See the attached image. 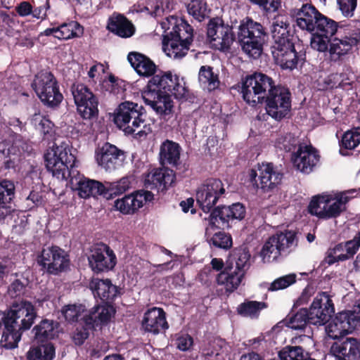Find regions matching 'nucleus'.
I'll return each mask as SVG.
<instances>
[{"mask_svg": "<svg viewBox=\"0 0 360 360\" xmlns=\"http://www.w3.org/2000/svg\"><path fill=\"white\" fill-rule=\"evenodd\" d=\"M205 235L209 243L215 247L222 249H229L232 246L231 237L224 232L215 233L210 238L208 236V229H206Z\"/></svg>", "mask_w": 360, "mask_h": 360, "instance_id": "nucleus-53", "label": "nucleus"}, {"mask_svg": "<svg viewBox=\"0 0 360 360\" xmlns=\"http://www.w3.org/2000/svg\"><path fill=\"white\" fill-rule=\"evenodd\" d=\"M37 317L33 304L28 301L13 303L10 309L4 312V321L22 330L31 328Z\"/></svg>", "mask_w": 360, "mask_h": 360, "instance_id": "nucleus-11", "label": "nucleus"}, {"mask_svg": "<svg viewBox=\"0 0 360 360\" xmlns=\"http://www.w3.org/2000/svg\"><path fill=\"white\" fill-rule=\"evenodd\" d=\"M103 186V196L110 198L113 195H118L128 191L131 186V181L129 177H123L114 182L105 181Z\"/></svg>", "mask_w": 360, "mask_h": 360, "instance_id": "nucleus-41", "label": "nucleus"}, {"mask_svg": "<svg viewBox=\"0 0 360 360\" xmlns=\"http://www.w3.org/2000/svg\"><path fill=\"white\" fill-rule=\"evenodd\" d=\"M127 60L140 76L150 77L156 71L155 64L149 58L140 53L130 52L127 56Z\"/></svg>", "mask_w": 360, "mask_h": 360, "instance_id": "nucleus-31", "label": "nucleus"}, {"mask_svg": "<svg viewBox=\"0 0 360 360\" xmlns=\"http://www.w3.org/2000/svg\"><path fill=\"white\" fill-rule=\"evenodd\" d=\"M37 262L41 270L53 275L65 271L70 266L69 255L56 245L43 247L37 255Z\"/></svg>", "mask_w": 360, "mask_h": 360, "instance_id": "nucleus-10", "label": "nucleus"}, {"mask_svg": "<svg viewBox=\"0 0 360 360\" xmlns=\"http://www.w3.org/2000/svg\"><path fill=\"white\" fill-rule=\"evenodd\" d=\"M142 106L137 103L125 101L119 105L115 110L114 122L125 134H134L135 138L142 139L151 133L152 127L143 118Z\"/></svg>", "mask_w": 360, "mask_h": 360, "instance_id": "nucleus-1", "label": "nucleus"}, {"mask_svg": "<svg viewBox=\"0 0 360 360\" xmlns=\"http://www.w3.org/2000/svg\"><path fill=\"white\" fill-rule=\"evenodd\" d=\"M309 311L307 309H300L295 314L289 317L288 326L294 330H302L307 323H311Z\"/></svg>", "mask_w": 360, "mask_h": 360, "instance_id": "nucleus-49", "label": "nucleus"}, {"mask_svg": "<svg viewBox=\"0 0 360 360\" xmlns=\"http://www.w3.org/2000/svg\"><path fill=\"white\" fill-rule=\"evenodd\" d=\"M83 34V27L76 21H70L57 27L56 38L67 40L79 37Z\"/></svg>", "mask_w": 360, "mask_h": 360, "instance_id": "nucleus-42", "label": "nucleus"}, {"mask_svg": "<svg viewBox=\"0 0 360 360\" xmlns=\"http://www.w3.org/2000/svg\"><path fill=\"white\" fill-rule=\"evenodd\" d=\"M153 199V194L150 191L141 190L117 199L114 202V207L116 210L124 214H131Z\"/></svg>", "mask_w": 360, "mask_h": 360, "instance_id": "nucleus-21", "label": "nucleus"}, {"mask_svg": "<svg viewBox=\"0 0 360 360\" xmlns=\"http://www.w3.org/2000/svg\"><path fill=\"white\" fill-rule=\"evenodd\" d=\"M72 94L78 113L83 119L90 120L98 115V100L89 89L83 84H75Z\"/></svg>", "mask_w": 360, "mask_h": 360, "instance_id": "nucleus-14", "label": "nucleus"}, {"mask_svg": "<svg viewBox=\"0 0 360 360\" xmlns=\"http://www.w3.org/2000/svg\"><path fill=\"white\" fill-rule=\"evenodd\" d=\"M296 282V275L289 274L275 279L272 282L274 291L281 290L287 288Z\"/></svg>", "mask_w": 360, "mask_h": 360, "instance_id": "nucleus-62", "label": "nucleus"}, {"mask_svg": "<svg viewBox=\"0 0 360 360\" xmlns=\"http://www.w3.org/2000/svg\"><path fill=\"white\" fill-rule=\"evenodd\" d=\"M109 31L123 38L130 37L134 32L133 25L122 15H112L108 20Z\"/></svg>", "mask_w": 360, "mask_h": 360, "instance_id": "nucleus-33", "label": "nucleus"}, {"mask_svg": "<svg viewBox=\"0 0 360 360\" xmlns=\"http://www.w3.org/2000/svg\"><path fill=\"white\" fill-rule=\"evenodd\" d=\"M347 259L346 250L344 243H340L335 245L333 249L328 252V255L326 257V262L331 265L336 262L345 261Z\"/></svg>", "mask_w": 360, "mask_h": 360, "instance_id": "nucleus-56", "label": "nucleus"}, {"mask_svg": "<svg viewBox=\"0 0 360 360\" xmlns=\"http://www.w3.org/2000/svg\"><path fill=\"white\" fill-rule=\"evenodd\" d=\"M291 108L290 94L288 89L273 86L266 97V111L276 120H281L288 114Z\"/></svg>", "mask_w": 360, "mask_h": 360, "instance_id": "nucleus-12", "label": "nucleus"}, {"mask_svg": "<svg viewBox=\"0 0 360 360\" xmlns=\"http://www.w3.org/2000/svg\"><path fill=\"white\" fill-rule=\"evenodd\" d=\"M272 54L276 63L282 68L293 70L297 67L298 57L294 44L289 38H282L274 44Z\"/></svg>", "mask_w": 360, "mask_h": 360, "instance_id": "nucleus-18", "label": "nucleus"}, {"mask_svg": "<svg viewBox=\"0 0 360 360\" xmlns=\"http://www.w3.org/2000/svg\"><path fill=\"white\" fill-rule=\"evenodd\" d=\"M181 148L172 141L166 140L160 148V161L162 165H177L180 159Z\"/></svg>", "mask_w": 360, "mask_h": 360, "instance_id": "nucleus-35", "label": "nucleus"}, {"mask_svg": "<svg viewBox=\"0 0 360 360\" xmlns=\"http://www.w3.org/2000/svg\"><path fill=\"white\" fill-rule=\"evenodd\" d=\"M225 191L224 185L221 180L207 179L196 191L197 202L203 212H209L225 193Z\"/></svg>", "mask_w": 360, "mask_h": 360, "instance_id": "nucleus-15", "label": "nucleus"}, {"mask_svg": "<svg viewBox=\"0 0 360 360\" xmlns=\"http://www.w3.org/2000/svg\"><path fill=\"white\" fill-rule=\"evenodd\" d=\"M172 94L176 99H185L188 94V89L183 78H179L172 72H160L152 77L141 95L143 99H150L157 94Z\"/></svg>", "mask_w": 360, "mask_h": 360, "instance_id": "nucleus-3", "label": "nucleus"}, {"mask_svg": "<svg viewBox=\"0 0 360 360\" xmlns=\"http://www.w3.org/2000/svg\"><path fill=\"white\" fill-rule=\"evenodd\" d=\"M333 30L331 33H328L325 31V29L319 27L316 29L313 32H311V46L313 49L317 50L319 52H325L328 51L329 44L331 39L330 38L335 33L337 30L336 22L333 20Z\"/></svg>", "mask_w": 360, "mask_h": 360, "instance_id": "nucleus-36", "label": "nucleus"}, {"mask_svg": "<svg viewBox=\"0 0 360 360\" xmlns=\"http://www.w3.org/2000/svg\"><path fill=\"white\" fill-rule=\"evenodd\" d=\"M290 15L302 30L313 32L319 27L325 29L328 33L333 30V20L323 15L311 4H303L301 8L292 10Z\"/></svg>", "mask_w": 360, "mask_h": 360, "instance_id": "nucleus-6", "label": "nucleus"}, {"mask_svg": "<svg viewBox=\"0 0 360 360\" xmlns=\"http://www.w3.org/2000/svg\"><path fill=\"white\" fill-rule=\"evenodd\" d=\"M245 215V207L239 202L230 206H224L214 210L209 216V224L211 226L224 228L228 226L231 219H242Z\"/></svg>", "mask_w": 360, "mask_h": 360, "instance_id": "nucleus-20", "label": "nucleus"}, {"mask_svg": "<svg viewBox=\"0 0 360 360\" xmlns=\"http://www.w3.org/2000/svg\"><path fill=\"white\" fill-rule=\"evenodd\" d=\"M56 349L51 343L32 347L27 353V360H52L55 357Z\"/></svg>", "mask_w": 360, "mask_h": 360, "instance_id": "nucleus-40", "label": "nucleus"}, {"mask_svg": "<svg viewBox=\"0 0 360 360\" xmlns=\"http://www.w3.org/2000/svg\"><path fill=\"white\" fill-rule=\"evenodd\" d=\"M243 272H237L236 270L221 271L217 274L216 281L218 285H223L228 292H233L238 288L243 278Z\"/></svg>", "mask_w": 360, "mask_h": 360, "instance_id": "nucleus-38", "label": "nucleus"}, {"mask_svg": "<svg viewBox=\"0 0 360 360\" xmlns=\"http://www.w3.org/2000/svg\"><path fill=\"white\" fill-rule=\"evenodd\" d=\"M360 143V127L354 128L349 131H346L341 139V148L340 152L342 155H345L343 153V148L352 150L354 149Z\"/></svg>", "mask_w": 360, "mask_h": 360, "instance_id": "nucleus-48", "label": "nucleus"}, {"mask_svg": "<svg viewBox=\"0 0 360 360\" xmlns=\"http://www.w3.org/2000/svg\"><path fill=\"white\" fill-rule=\"evenodd\" d=\"M144 103L162 117L171 115L173 112V101L169 94L153 95L150 99H143Z\"/></svg>", "mask_w": 360, "mask_h": 360, "instance_id": "nucleus-34", "label": "nucleus"}, {"mask_svg": "<svg viewBox=\"0 0 360 360\" xmlns=\"http://www.w3.org/2000/svg\"><path fill=\"white\" fill-rule=\"evenodd\" d=\"M182 20H179L174 16L167 17L160 22V27L164 30V39H167L174 35L176 27L180 24Z\"/></svg>", "mask_w": 360, "mask_h": 360, "instance_id": "nucleus-61", "label": "nucleus"}, {"mask_svg": "<svg viewBox=\"0 0 360 360\" xmlns=\"http://www.w3.org/2000/svg\"><path fill=\"white\" fill-rule=\"evenodd\" d=\"M278 356L281 360H307L308 359L301 347H285L279 352Z\"/></svg>", "mask_w": 360, "mask_h": 360, "instance_id": "nucleus-52", "label": "nucleus"}, {"mask_svg": "<svg viewBox=\"0 0 360 360\" xmlns=\"http://www.w3.org/2000/svg\"><path fill=\"white\" fill-rule=\"evenodd\" d=\"M72 184L77 185L78 194L81 198H86L96 195H103V184L87 179L84 176L72 179Z\"/></svg>", "mask_w": 360, "mask_h": 360, "instance_id": "nucleus-32", "label": "nucleus"}, {"mask_svg": "<svg viewBox=\"0 0 360 360\" xmlns=\"http://www.w3.org/2000/svg\"><path fill=\"white\" fill-rule=\"evenodd\" d=\"M115 314V309L110 304L94 306L83 316V320L89 328L108 324Z\"/></svg>", "mask_w": 360, "mask_h": 360, "instance_id": "nucleus-24", "label": "nucleus"}, {"mask_svg": "<svg viewBox=\"0 0 360 360\" xmlns=\"http://www.w3.org/2000/svg\"><path fill=\"white\" fill-rule=\"evenodd\" d=\"M46 165L53 176L58 179H67L70 176V169L75 162L69 144L63 142L50 147L44 155Z\"/></svg>", "mask_w": 360, "mask_h": 360, "instance_id": "nucleus-5", "label": "nucleus"}, {"mask_svg": "<svg viewBox=\"0 0 360 360\" xmlns=\"http://www.w3.org/2000/svg\"><path fill=\"white\" fill-rule=\"evenodd\" d=\"M174 35L163 39L162 49L172 58L184 57L189 49L193 39V28L185 21H181L176 27Z\"/></svg>", "mask_w": 360, "mask_h": 360, "instance_id": "nucleus-9", "label": "nucleus"}, {"mask_svg": "<svg viewBox=\"0 0 360 360\" xmlns=\"http://www.w3.org/2000/svg\"><path fill=\"white\" fill-rule=\"evenodd\" d=\"M88 261L91 270L99 273L112 269L117 263V258L109 246L98 243L91 248Z\"/></svg>", "mask_w": 360, "mask_h": 360, "instance_id": "nucleus-17", "label": "nucleus"}, {"mask_svg": "<svg viewBox=\"0 0 360 360\" xmlns=\"http://www.w3.org/2000/svg\"><path fill=\"white\" fill-rule=\"evenodd\" d=\"M207 40L210 46L216 50L226 51L234 41L232 27L225 25L221 18H212L207 25Z\"/></svg>", "mask_w": 360, "mask_h": 360, "instance_id": "nucleus-13", "label": "nucleus"}, {"mask_svg": "<svg viewBox=\"0 0 360 360\" xmlns=\"http://www.w3.org/2000/svg\"><path fill=\"white\" fill-rule=\"evenodd\" d=\"M330 352L338 360H354L359 353V342L355 338H347L335 342Z\"/></svg>", "mask_w": 360, "mask_h": 360, "instance_id": "nucleus-29", "label": "nucleus"}, {"mask_svg": "<svg viewBox=\"0 0 360 360\" xmlns=\"http://www.w3.org/2000/svg\"><path fill=\"white\" fill-rule=\"evenodd\" d=\"M339 10L346 18L354 15L357 6L356 0H336Z\"/></svg>", "mask_w": 360, "mask_h": 360, "instance_id": "nucleus-63", "label": "nucleus"}, {"mask_svg": "<svg viewBox=\"0 0 360 360\" xmlns=\"http://www.w3.org/2000/svg\"><path fill=\"white\" fill-rule=\"evenodd\" d=\"M288 25H289L283 16H278L274 18L272 24L271 32L273 38L275 40V43L282 38H288L286 36Z\"/></svg>", "mask_w": 360, "mask_h": 360, "instance_id": "nucleus-54", "label": "nucleus"}, {"mask_svg": "<svg viewBox=\"0 0 360 360\" xmlns=\"http://www.w3.org/2000/svg\"><path fill=\"white\" fill-rule=\"evenodd\" d=\"M187 10L198 21H202L207 15L206 4L202 0H191L187 5Z\"/></svg>", "mask_w": 360, "mask_h": 360, "instance_id": "nucleus-55", "label": "nucleus"}, {"mask_svg": "<svg viewBox=\"0 0 360 360\" xmlns=\"http://www.w3.org/2000/svg\"><path fill=\"white\" fill-rule=\"evenodd\" d=\"M280 254L281 252L273 236L264 243L260 251V257L265 263H269L276 260Z\"/></svg>", "mask_w": 360, "mask_h": 360, "instance_id": "nucleus-47", "label": "nucleus"}, {"mask_svg": "<svg viewBox=\"0 0 360 360\" xmlns=\"http://www.w3.org/2000/svg\"><path fill=\"white\" fill-rule=\"evenodd\" d=\"M27 285V280L15 279L8 287V293L12 298H16L25 295Z\"/></svg>", "mask_w": 360, "mask_h": 360, "instance_id": "nucleus-60", "label": "nucleus"}, {"mask_svg": "<svg viewBox=\"0 0 360 360\" xmlns=\"http://www.w3.org/2000/svg\"><path fill=\"white\" fill-rule=\"evenodd\" d=\"M32 122L44 134L51 133L53 127V124L41 114H34Z\"/></svg>", "mask_w": 360, "mask_h": 360, "instance_id": "nucleus-59", "label": "nucleus"}, {"mask_svg": "<svg viewBox=\"0 0 360 360\" xmlns=\"http://www.w3.org/2000/svg\"><path fill=\"white\" fill-rule=\"evenodd\" d=\"M248 176L252 185L264 191L274 188L280 184L282 175L274 170L271 163L258 165L257 169H251Z\"/></svg>", "mask_w": 360, "mask_h": 360, "instance_id": "nucleus-16", "label": "nucleus"}, {"mask_svg": "<svg viewBox=\"0 0 360 360\" xmlns=\"http://www.w3.org/2000/svg\"><path fill=\"white\" fill-rule=\"evenodd\" d=\"M357 40L353 37L334 38L330 40L328 49V59L332 62H340L356 45Z\"/></svg>", "mask_w": 360, "mask_h": 360, "instance_id": "nucleus-30", "label": "nucleus"}, {"mask_svg": "<svg viewBox=\"0 0 360 360\" xmlns=\"http://www.w3.org/2000/svg\"><path fill=\"white\" fill-rule=\"evenodd\" d=\"M236 262V269L237 272H243V276L250 266V254L246 249H238L234 250L232 255Z\"/></svg>", "mask_w": 360, "mask_h": 360, "instance_id": "nucleus-50", "label": "nucleus"}, {"mask_svg": "<svg viewBox=\"0 0 360 360\" xmlns=\"http://www.w3.org/2000/svg\"><path fill=\"white\" fill-rule=\"evenodd\" d=\"M252 3L258 5L266 12L273 13L278 11L281 6L280 0H250Z\"/></svg>", "mask_w": 360, "mask_h": 360, "instance_id": "nucleus-64", "label": "nucleus"}, {"mask_svg": "<svg viewBox=\"0 0 360 360\" xmlns=\"http://www.w3.org/2000/svg\"><path fill=\"white\" fill-rule=\"evenodd\" d=\"M174 6V0H155L151 5V9H153L151 14L155 17L161 16L173 9Z\"/></svg>", "mask_w": 360, "mask_h": 360, "instance_id": "nucleus-58", "label": "nucleus"}, {"mask_svg": "<svg viewBox=\"0 0 360 360\" xmlns=\"http://www.w3.org/2000/svg\"><path fill=\"white\" fill-rule=\"evenodd\" d=\"M15 195L14 184L8 180L0 181V203H12Z\"/></svg>", "mask_w": 360, "mask_h": 360, "instance_id": "nucleus-57", "label": "nucleus"}, {"mask_svg": "<svg viewBox=\"0 0 360 360\" xmlns=\"http://www.w3.org/2000/svg\"><path fill=\"white\" fill-rule=\"evenodd\" d=\"M175 180L173 170L162 168L150 171L145 177L144 186L149 189L164 190L172 185Z\"/></svg>", "mask_w": 360, "mask_h": 360, "instance_id": "nucleus-25", "label": "nucleus"}, {"mask_svg": "<svg viewBox=\"0 0 360 360\" xmlns=\"http://www.w3.org/2000/svg\"><path fill=\"white\" fill-rule=\"evenodd\" d=\"M266 307L263 302L247 301L240 304L237 311L239 314L250 318H257L262 309Z\"/></svg>", "mask_w": 360, "mask_h": 360, "instance_id": "nucleus-46", "label": "nucleus"}, {"mask_svg": "<svg viewBox=\"0 0 360 360\" xmlns=\"http://www.w3.org/2000/svg\"><path fill=\"white\" fill-rule=\"evenodd\" d=\"M281 252H289L297 245L296 233L292 231L280 232L273 236Z\"/></svg>", "mask_w": 360, "mask_h": 360, "instance_id": "nucleus-43", "label": "nucleus"}, {"mask_svg": "<svg viewBox=\"0 0 360 360\" xmlns=\"http://www.w3.org/2000/svg\"><path fill=\"white\" fill-rule=\"evenodd\" d=\"M349 199L347 192H325L312 197L308 212L319 219H336L346 210Z\"/></svg>", "mask_w": 360, "mask_h": 360, "instance_id": "nucleus-2", "label": "nucleus"}, {"mask_svg": "<svg viewBox=\"0 0 360 360\" xmlns=\"http://www.w3.org/2000/svg\"><path fill=\"white\" fill-rule=\"evenodd\" d=\"M272 142L276 148L285 151H290L295 148L298 141L290 134L279 132L272 135Z\"/></svg>", "mask_w": 360, "mask_h": 360, "instance_id": "nucleus-45", "label": "nucleus"}, {"mask_svg": "<svg viewBox=\"0 0 360 360\" xmlns=\"http://www.w3.org/2000/svg\"><path fill=\"white\" fill-rule=\"evenodd\" d=\"M89 286L94 297L100 299L106 304L112 303L119 295L117 287L108 278H93Z\"/></svg>", "mask_w": 360, "mask_h": 360, "instance_id": "nucleus-26", "label": "nucleus"}, {"mask_svg": "<svg viewBox=\"0 0 360 360\" xmlns=\"http://www.w3.org/2000/svg\"><path fill=\"white\" fill-rule=\"evenodd\" d=\"M266 33L263 26L246 18L239 25L238 37L242 50L250 58H258L263 51Z\"/></svg>", "mask_w": 360, "mask_h": 360, "instance_id": "nucleus-4", "label": "nucleus"}, {"mask_svg": "<svg viewBox=\"0 0 360 360\" xmlns=\"http://www.w3.org/2000/svg\"><path fill=\"white\" fill-rule=\"evenodd\" d=\"M309 311L311 324L323 325L327 322L335 312L330 295L326 292L319 293L314 299Z\"/></svg>", "mask_w": 360, "mask_h": 360, "instance_id": "nucleus-19", "label": "nucleus"}, {"mask_svg": "<svg viewBox=\"0 0 360 360\" xmlns=\"http://www.w3.org/2000/svg\"><path fill=\"white\" fill-rule=\"evenodd\" d=\"M96 160L105 171H112L122 165L123 154L115 146L106 143L96 151Z\"/></svg>", "mask_w": 360, "mask_h": 360, "instance_id": "nucleus-22", "label": "nucleus"}, {"mask_svg": "<svg viewBox=\"0 0 360 360\" xmlns=\"http://www.w3.org/2000/svg\"><path fill=\"white\" fill-rule=\"evenodd\" d=\"M57 325L58 323L53 321L43 320L33 329L34 338L39 342H43L45 339L53 338L55 336V330Z\"/></svg>", "mask_w": 360, "mask_h": 360, "instance_id": "nucleus-44", "label": "nucleus"}, {"mask_svg": "<svg viewBox=\"0 0 360 360\" xmlns=\"http://www.w3.org/2000/svg\"><path fill=\"white\" fill-rule=\"evenodd\" d=\"M273 79L261 72L247 76L242 83L241 94L244 101L250 105L261 103L274 86Z\"/></svg>", "mask_w": 360, "mask_h": 360, "instance_id": "nucleus-7", "label": "nucleus"}, {"mask_svg": "<svg viewBox=\"0 0 360 360\" xmlns=\"http://www.w3.org/2000/svg\"><path fill=\"white\" fill-rule=\"evenodd\" d=\"M85 311L84 305L82 304H73L65 306L62 309V314L66 321L74 322L77 321L80 317H83L84 316L83 314Z\"/></svg>", "mask_w": 360, "mask_h": 360, "instance_id": "nucleus-51", "label": "nucleus"}, {"mask_svg": "<svg viewBox=\"0 0 360 360\" xmlns=\"http://www.w3.org/2000/svg\"><path fill=\"white\" fill-rule=\"evenodd\" d=\"M319 160L316 150L311 146H300L292 157L293 165L300 172L307 174L313 170Z\"/></svg>", "mask_w": 360, "mask_h": 360, "instance_id": "nucleus-23", "label": "nucleus"}, {"mask_svg": "<svg viewBox=\"0 0 360 360\" xmlns=\"http://www.w3.org/2000/svg\"><path fill=\"white\" fill-rule=\"evenodd\" d=\"M198 82L200 86L208 91L218 89L220 85L218 74L215 73L213 68L208 65H202L200 68Z\"/></svg>", "mask_w": 360, "mask_h": 360, "instance_id": "nucleus-37", "label": "nucleus"}, {"mask_svg": "<svg viewBox=\"0 0 360 360\" xmlns=\"http://www.w3.org/2000/svg\"><path fill=\"white\" fill-rule=\"evenodd\" d=\"M354 329V321L349 320L347 314L342 311L326 326V332L329 338L338 339L351 333Z\"/></svg>", "mask_w": 360, "mask_h": 360, "instance_id": "nucleus-28", "label": "nucleus"}, {"mask_svg": "<svg viewBox=\"0 0 360 360\" xmlns=\"http://www.w3.org/2000/svg\"><path fill=\"white\" fill-rule=\"evenodd\" d=\"M32 86L41 101L48 106H57L63 101V96L60 92L58 82L49 71L43 70L37 73Z\"/></svg>", "mask_w": 360, "mask_h": 360, "instance_id": "nucleus-8", "label": "nucleus"}, {"mask_svg": "<svg viewBox=\"0 0 360 360\" xmlns=\"http://www.w3.org/2000/svg\"><path fill=\"white\" fill-rule=\"evenodd\" d=\"M4 330L1 340V345L6 349L17 347L21 339L22 332L6 321H4Z\"/></svg>", "mask_w": 360, "mask_h": 360, "instance_id": "nucleus-39", "label": "nucleus"}, {"mask_svg": "<svg viewBox=\"0 0 360 360\" xmlns=\"http://www.w3.org/2000/svg\"><path fill=\"white\" fill-rule=\"evenodd\" d=\"M143 329L154 334H158L168 328L166 315L161 308L153 307L146 311L142 321Z\"/></svg>", "mask_w": 360, "mask_h": 360, "instance_id": "nucleus-27", "label": "nucleus"}]
</instances>
